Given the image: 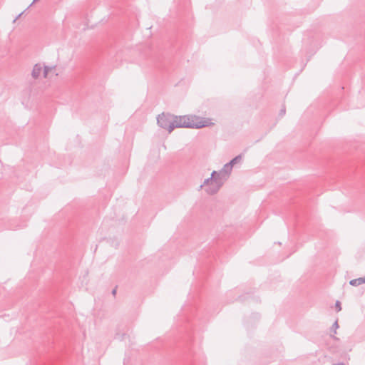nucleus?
Wrapping results in <instances>:
<instances>
[{
    "instance_id": "f257e3e1",
    "label": "nucleus",
    "mask_w": 365,
    "mask_h": 365,
    "mask_svg": "<svg viewBox=\"0 0 365 365\" xmlns=\"http://www.w3.org/2000/svg\"><path fill=\"white\" fill-rule=\"evenodd\" d=\"M173 129L175 128H202L213 125L212 120L197 115H173Z\"/></svg>"
},
{
    "instance_id": "f03ea898",
    "label": "nucleus",
    "mask_w": 365,
    "mask_h": 365,
    "mask_svg": "<svg viewBox=\"0 0 365 365\" xmlns=\"http://www.w3.org/2000/svg\"><path fill=\"white\" fill-rule=\"evenodd\" d=\"M225 182L217 175V171L214 170L210 178L205 179L199 190L204 188L205 192L210 195L216 194Z\"/></svg>"
},
{
    "instance_id": "7ed1b4c3",
    "label": "nucleus",
    "mask_w": 365,
    "mask_h": 365,
    "mask_svg": "<svg viewBox=\"0 0 365 365\" xmlns=\"http://www.w3.org/2000/svg\"><path fill=\"white\" fill-rule=\"evenodd\" d=\"M157 122L160 127L168 130L169 133L173 130V115L162 113L158 115Z\"/></svg>"
},
{
    "instance_id": "20e7f679",
    "label": "nucleus",
    "mask_w": 365,
    "mask_h": 365,
    "mask_svg": "<svg viewBox=\"0 0 365 365\" xmlns=\"http://www.w3.org/2000/svg\"><path fill=\"white\" fill-rule=\"evenodd\" d=\"M232 170V168L228 163H226L221 170L217 171V175L222 178V180L226 182L229 178Z\"/></svg>"
},
{
    "instance_id": "39448f33",
    "label": "nucleus",
    "mask_w": 365,
    "mask_h": 365,
    "mask_svg": "<svg viewBox=\"0 0 365 365\" xmlns=\"http://www.w3.org/2000/svg\"><path fill=\"white\" fill-rule=\"evenodd\" d=\"M42 68L43 67L40 63H36L34 65L31 72V76L34 79H37L40 76L42 72Z\"/></svg>"
},
{
    "instance_id": "423d86ee",
    "label": "nucleus",
    "mask_w": 365,
    "mask_h": 365,
    "mask_svg": "<svg viewBox=\"0 0 365 365\" xmlns=\"http://www.w3.org/2000/svg\"><path fill=\"white\" fill-rule=\"evenodd\" d=\"M364 283H365V276L363 277H359L358 279H352L349 282V284L351 286H358Z\"/></svg>"
},
{
    "instance_id": "0eeeda50",
    "label": "nucleus",
    "mask_w": 365,
    "mask_h": 365,
    "mask_svg": "<svg viewBox=\"0 0 365 365\" xmlns=\"http://www.w3.org/2000/svg\"><path fill=\"white\" fill-rule=\"evenodd\" d=\"M242 160V155H239L236 157H235L232 160H231L228 164L232 167L233 168L234 165L240 163V161Z\"/></svg>"
},
{
    "instance_id": "6e6552de",
    "label": "nucleus",
    "mask_w": 365,
    "mask_h": 365,
    "mask_svg": "<svg viewBox=\"0 0 365 365\" xmlns=\"http://www.w3.org/2000/svg\"><path fill=\"white\" fill-rule=\"evenodd\" d=\"M54 69V67L44 66L43 68V77L46 78L48 73Z\"/></svg>"
},
{
    "instance_id": "1a4fd4ad",
    "label": "nucleus",
    "mask_w": 365,
    "mask_h": 365,
    "mask_svg": "<svg viewBox=\"0 0 365 365\" xmlns=\"http://www.w3.org/2000/svg\"><path fill=\"white\" fill-rule=\"evenodd\" d=\"M339 328V324H338V322L336 321L334 324L332 325L331 329H330V332H331V336H333L334 334H336V329Z\"/></svg>"
},
{
    "instance_id": "9d476101",
    "label": "nucleus",
    "mask_w": 365,
    "mask_h": 365,
    "mask_svg": "<svg viewBox=\"0 0 365 365\" xmlns=\"http://www.w3.org/2000/svg\"><path fill=\"white\" fill-rule=\"evenodd\" d=\"M335 306L337 312H339L341 309V302L339 301L336 302Z\"/></svg>"
},
{
    "instance_id": "9b49d317",
    "label": "nucleus",
    "mask_w": 365,
    "mask_h": 365,
    "mask_svg": "<svg viewBox=\"0 0 365 365\" xmlns=\"http://www.w3.org/2000/svg\"><path fill=\"white\" fill-rule=\"evenodd\" d=\"M285 113H286V109H285V108H284V107H283V108L280 110V111H279V115H280V116H283V115L285 114Z\"/></svg>"
},
{
    "instance_id": "f8f14e48",
    "label": "nucleus",
    "mask_w": 365,
    "mask_h": 365,
    "mask_svg": "<svg viewBox=\"0 0 365 365\" xmlns=\"http://www.w3.org/2000/svg\"><path fill=\"white\" fill-rule=\"evenodd\" d=\"M24 12H21V14H19L16 17V19L14 20V22H15L19 18H20V16L23 14Z\"/></svg>"
},
{
    "instance_id": "ddd939ff",
    "label": "nucleus",
    "mask_w": 365,
    "mask_h": 365,
    "mask_svg": "<svg viewBox=\"0 0 365 365\" xmlns=\"http://www.w3.org/2000/svg\"><path fill=\"white\" fill-rule=\"evenodd\" d=\"M115 293H116V289H113V291H112V294H113V295H115Z\"/></svg>"
},
{
    "instance_id": "4468645a",
    "label": "nucleus",
    "mask_w": 365,
    "mask_h": 365,
    "mask_svg": "<svg viewBox=\"0 0 365 365\" xmlns=\"http://www.w3.org/2000/svg\"><path fill=\"white\" fill-rule=\"evenodd\" d=\"M37 0H34L33 2L29 6L28 9L32 6V4L36 2Z\"/></svg>"
},
{
    "instance_id": "2eb2a0df",
    "label": "nucleus",
    "mask_w": 365,
    "mask_h": 365,
    "mask_svg": "<svg viewBox=\"0 0 365 365\" xmlns=\"http://www.w3.org/2000/svg\"><path fill=\"white\" fill-rule=\"evenodd\" d=\"M334 365H342V363H339L337 364H334Z\"/></svg>"
}]
</instances>
